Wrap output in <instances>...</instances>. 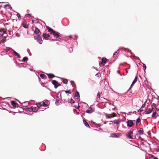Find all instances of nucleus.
<instances>
[{
  "label": "nucleus",
  "mask_w": 159,
  "mask_h": 159,
  "mask_svg": "<svg viewBox=\"0 0 159 159\" xmlns=\"http://www.w3.org/2000/svg\"><path fill=\"white\" fill-rule=\"evenodd\" d=\"M46 74L50 79L52 78L55 77L54 75L52 74Z\"/></svg>",
  "instance_id": "15"
},
{
  "label": "nucleus",
  "mask_w": 159,
  "mask_h": 159,
  "mask_svg": "<svg viewBox=\"0 0 159 159\" xmlns=\"http://www.w3.org/2000/svg\"><path fill=\"white\" fill-rule=\"evenodd\" d=\"M40 76L43 79L45 80L47 79V76L44 74H40Z\"/></svg>",
  "instance_id": "17"
},
{
  "label": "nucleus",
  "mask_w": 159,
  "mask_h": 159,
  "mask_svg": "<svg viewBox=\"0 0 159 159\" xmlns=\"http://www.w3.org/2000/svg\"><path fill=\"white\" fill-rule=\"evenodd\" d=\"M94 110H93L91 107H89L88 110L86 111V112L89 113H91L93 112Z\"/></svg>",
  "instance_id": "13"
},
{
  "label": "nucleus",
  "mask_w": 159,
  "mask_h": 159,
  "mask_svg": "<svg viewBox=\"0 0 159 159\" xmlns=\"http://www.w3.org/2000/svg\"><path fill=\"white\" fill-rule=\"evenodd\" d=\"M10 8H11V9H12V7H10Z\"/></svg>",
  "instance_id": "46"
},
{
  "label": "nucleus",
  "mask_w": 159,
  "mask_h": 159,
  "mask_svg": "<svg viewBox=\"0 0 159 159\" xmlns=\"http://www.w3.org/2000/svg\"><path fill=\"white\" fill-rule=\"evenodd\" d=\"M133 130H129V131L126 134V136L127 138H129L130 139H132V137L131 136V135L133 134Z\"/></svg>",
  "instance_id": "5"
},
{
  "label": "nucleus",
  "mask_w": 159,
  "mask_h": 159,
  "mask_svg": "<svg viewBox=\"0 0 159 159\" xmlns=\"http://www.w3.org/2000/svg\"><path fill=\"white\" fill-rule=\"evenodd\" d=\"M116 114L115 113H113L111 114H109V116L111 117V118L112 117H114L116 116Z\"/></svg>",
  "instance_id": "21"
},
{
  "label": "nucleus",
  "mask_w": 159,
  "mask_h": 159,
  "mask_svg": "<svg viewBox=\"0 0 159 159\" xmlns=\"http://www.w3.org/2000/svg\"><path fill=\"white\" fill-rule=\"evenodd\" d=\"M11 105L14 108H16V107H18V104L15 101H11Z\"/></svg>",
  "instance_id": "11"
},
{
  "label": "nucleus",
  "mask_w": 159,
  "mask_h": 159,
  "mask_svg": "<svg viewBox=\"0 0 159 159\" xmlns=\"http://www.w3.org/2000/svg\"><path fill=\"white\" fill-rule=\"evenodd\" d=\"M149 106H148L147 108V109L145 111L146 114H149L152 112V110H151V108H149Z\"/></svg>",
  "instance_id": "9"
},
{
  "label": "nucleus",
  "mask_w": 159,
  "mask_h": 159,
  "mask_svg": "<svg viewBox=\"0 0 159 159\" xmlns=\"http://www.w3.org/2000/svg\"><path fill=\"white\" fill-rule=\"evenodd\" d=\"M111 135L112 137H118L121 136V134L120 133H116L112 134Z\"/></svg>",
  "instance_id": "7"
},
{
  "label": "nucleus",
  "mask_w": 159,
  "mask_h": 159,
  "mask_svg": "<svg viewBox=\"0 0 159 159\" xmlns=\"http://www.w3.org/2000/svg\"><path fill=\"white\" fill-rule=\"evenodd\" d=\"M140 118H138L136 120V125H137L140 121Z\"/></svg>",
  "instance_id": "28"
},
{
  "label": "nucleus",
  "mask_w": 159,
  "mask_h": 159,
  "mask_svg": "<svg viewBox=\"0 0 159 159\" xmlns=\"http://www.w3.org/2000/svg\"><path fill=\"white\" fill-rule=\"evenodd\" d=\"M7 6L9 7L10 6V5H5V7H7Z\"/></svg>",
  "instance_id": "42"
},
{
  "label": "nucleus",
  "mask_w": 159,
  "mask_h": 159,
  "mask_svg": "<svg viewBox=\"0 0 159 159\" xmlns=\"http://www.w3.org/2000/svg\"><path fill=\"white\" fill-rule=\"evenodd\" d=\"M17 16L18 17L20 16V15L19 14H17Z\"/></svg>",
  "instance_id": "43"
},
{
  "label": "nucleus",
  "mask_w": 159,
  "mask_h": 159,
  "mask_svg": "<svg viewBox=\"0 0 159 159\" xmlns=\"http://www.w3.org/2000/svg\"><path fill=\"white\" fill-rule=\"evenodd\" d=\"M13 52H14V53L15 54V55L18 58H20L21 57H20V55L18 53H17V52H16V51H15L13 50Z\"/></svg>",
  "instance_id": "19"
},
{
  "label": "nucleus",
  "mask_w": 159,
  "mask_h": 159,
  "mask_svg": "<svg viewBox=\"0 0 159 159\" xmlns=\"http://www.w3.org/2000/svg\"><path fill=\"white\" fill-rule=\"evenodd\" d=\"M100 95H101L100 93L99 92H98L97 94V99H98V98H100Z\"/></svg>",
  "instance_id": "33"
},
{
  "label": "nucleus",
  "mask_w": 159,
  "mask_h": 159,
  "mask_svg": "<svg viewBox=\"0 0 159 159\" xmlns=\"http://www.w3.org/2000/svg\"><path fill=\"white\" fill-rule=\"evenodd\" d=\"M143 67L144 70H145V69L146 68V65L145 64H143Z\"/></svg>",
  "instance_id": "36"
},
{
  "label": "nucleus",
  "mask_w": 159,
  "mask_h": 159,
  "mask_svg": "<svg viewBox=\"0 0 159 159\" xmlns=\"http://www.w3.org/2000/svg\"><path fill=\"white\" fill-rule=\"evenodd\" d=\"M43 37L45 39H47L49 37H50V35L48 34H43Z\"/></svg>",
  "instance_id": "14"
},
{
  "label": "nucleus",
  "mask_w": 159,
  "mask_h": 159,
  "mask_svg": "<svg viewBox=\"0 0 159 159\" xmlns=\"http://www.w3.org/2000/svg\"><path fill=\"white\" fill-rule=\"evenodd\" d=\"M145 102L142 105V107H143V108L144 107H145Z\"/></svg>",
  "instance_id": "41"
},
{
  "label": "nucleus",
  "mask_w": 159,
  "mask_h": 159,
  "mask_svg": "<svg viewBox=\"0 0 159 159\" xmlns=\"http://www.w3.org/2000/svg\"><path fill=\"white\" fill-rule=\"evenodd\" d=\"M46 28L49 32H50V34H53L55 37L56 38L59 37L60 36L58 34V33L54 30H53L51 28L48 26H47Z\"/></svg>",
  "instance_id": "2"
},
{
  "label": "nucleus",
  "mask_w": 159,
  "mask_h": 159,
  "mask_svg": "<svg viewBox=\"0 0 159 159\" xmlns=\"http://www.w3.org/2000/svg\"><path fill=\"white\" fill-rule=\"evenodd\" d=\"M73 83H74V81H71V84H72Z\"/></svg>",
  "instance_id": "45"
},
{
  "label": "nucleus",
  "mask_w": 159,
  "mask_h": 159,
  "mask_svg": "<svg viewBox=\"0 0 159 159\" xmlns=\"http://www.w3.org/2000/svg\"><path fill=\"white\" fill-rule=\"evenodd\" d=\"M28 58L27 57H24L22 59V61L23 62H25L28 61Z\"/></svg>",
  "instance_id": "25"
},
{
  "label": "nucleus",
  "mask_w": 159,
  "mask_h": 159,
  "mask_svg": "<svg viewBox=\"0 0 159 159\" xmlns=\"http://www.w3.org/2000/svg\"><path fill=\"white\" fill-rule=\"evenodd\" d=\"M39 37V35H37L34 36V39H38V38Z\"/></svg>",
  "instance_id": "37"
},
{
  "label": "nucleus",
  "mask_w": 159,
  "mask_h": 159,
  "mask_svg": "<svg viewBox=\"0 0 159 159\" xmlns=\"http://www.w3.org/2000/svg\"><path fill=\"white\" fill-rule=\"evenodd\" d=\"M120 122V121L119 120H115L114 121V123L116 124H119Z\"/></svg>",
  "instance_id": "24"
},
{
  "label": "nucleus",
  "mask_w": 159,
  "mask_h": 159,
  "mask_svg": "<svg viewBox=\"0 0 159 159\" xmlns=\"http://www.w3.org/2000/svg\"><path fill=\"white\" fill-rule=\"evenodd\" d=\"M42 27V25L40 23H37V26H36L33 27V30H34V33L35 34H38L39 33H40L39 30L38 28V27L40 28Z\"/></svg>",
  "instance_id": "3"
},
{
  "label": "nucleus",
  "mask_w": 159,
  "mask_h": 159,
  "mask_svg": "<svg viewBox=\"0 0 159 159\" xmlns=\"http://www.w3.org/2000/svg\"><path fill=\"white\" fill-rule=\"evenodd\" d=\"M154 107L155 108H157V107H156V104L155 103H153L151 106V107Z\"/></svg>",
  "instance_id": "32"
},
{
  "label": "nucleus",
  "mask_w": 159,
  "mask_h": 159,
  "mask_svg": "<svg viewBox=\"0 0 159 159\" xmlns=\"http://www.w3.org/2000/svg\"><path fill=\"white\" fill-rule=\"evenodd\" d=\"M39 110V108L37 107H31L29 109V111H32L33 112H36Z\"/></svg>",
  "instance_id": "8"
},
{
  "label": "nucleus",
  "mask_w": 159,
  "mask_h": 159,
  "mask_svg": "<svg viewBox=\"0 0 159 159\" xmlns=\"http://www.w3.org/2000/svg\"><path fill=\"white\" fill-rule=\"evenodd\" d=\"M150 157L152 159H158L157 157H155L152 155H150Z\"/></svg>",
  "instance_id": "27"
},
{
  "label": "nucleus",
  "mask_w": 159,
  "mask_h": 159,
  "mask_svg": "<svg viewBox=\"0 0 159 159\" xmlns=\"http://www.w3.org/2000/svg\"><path fill=\"white\" fill-rule=\"evenodd\" d=\"M137 77L136 76L134 79V80H133V82L132 83V84L131 85L130 87L129 88V89L131 88L132 86L137 81Z\"/></svg>",
  "instance_id": "12"
},
{
  "label": "nucleus",
  "mask_w": 159,
  "mask_h": 159,
  "mask_svg": "<svg viewBox=\"0 0 159 159\" xmlns=\"http://www.w3.org/2000/svg\"><path fill=\"white\" fill-rule=\"evenodd\" d=\"M62 82L64 84H67L68 82V80L66 79H63Z\"/></svg>",
  "instance_id": "26"
},
{
  "label": "nucleus",
  "mask_w": 159,
  "mask_h": 159,
  "mask_svg": "<svg viewBox=\"0 0 159 159\" xmlns=\"http://www.w3.org/2000/svg\"><path fill=\"white\" fill-rule=\"evenodd\" d=\"M157 114V112L156 111H155L153 112V114L152 115V117L154 119H155L156 118V115Z\"/></svg>",
  "instance_id": "22"
},
{
  "label": "nucleus",
  "mask_w": 159,
  "mask_h": 159,
  "mask_svg": "<svg viewBox=\"0 0 159 159\" xmlns=\"http://www.w3.org/2000/svg\"><path fill=\"white\" fill-rule=\"evenodd\" d=\"M22 25L25 28H27L28 27V25L26 23H22Z\"/></svg>",
  "instance_id": "20"
},
{
  "label": "nucleus",
  "mask_w": 159,
  "mask_h": 159,
  "mask_svg": "<svg viewBox=\"0 0 159 159\" xmlns=\"http://www.w3.org/2000/svg\"><path fill=\"white\" fill-rule=\"evenodd\" d=\"M151 110H152V111H154V108L153 107H151Z\"/></svg>",
  "instance_id": "40"
},
{
  "label": "nucleus",
  "mask_w": 159,
  "mask_h": 159,
  "mask_svg": "<svg viewBox=\"0 0 159 159\" xmlns=\"http://www.w3.org/2000/svg\"><path fill=\"white\" fill-rule=\"evenodd\" d=\"M52 83L53 85H54V88L55 89H57L58 86H59L61 85L60 84L58 83L55 80H52Z\"/></svg>",
  "instance_id": "6"
},
{
  "label": "nucleus",
  "mask_w": 159,
  "mask_h": 159,
  "mask_svg": "<svg viewBox=\"0 0 159 159\" xmlns=\"http://www.w3.org/2000/svg\"><path fill=\"white\" fill-rule=\"evenodd\" d=\"M69 37H70V38L71 37V36H69Z\"/></svg>",
  "instance_id": "47"
},
{
  "label": "nucleus",
  "mask_w": 159,
  "mask_h": 159,
  "mask_svg": "<svg viewBox=\"0 0 159 159\" xmlns=\"http://www.w3.org/2000/svg\"><path fill=\"white\" fill-rule=\"evenodd\" d=\"M70 102L71 104L74 103H75V101L72 99H71Z\"/></svg>",
  "instance_id": "34"
},
{
  "label": "nucleus",
  "mask_w": 159,
  "mask_h": 159,
  "mask_svg": "<svg viewBox=\"0 0 159 159\" xmlns=\"http://www.w3.org/2000/svg\"><path fill=\"white\" fill-rule=\"evenodd\" d=\"M83 122L84 124L85 125V126L89 128H90V127L89 126L88 123L87 122V121L85 120H83Z\"/></svg>",
  "instance_id": "16"
},
{
  "label": "nucleus",
  "mask_w": 159,
  "mask_h": 159,
  "mask_svg": "<svg viewBox=\"0 0 159 159\" xmlns=\"http://www.w3.org/2000/svg\"><path fill=\"white\" fill-rule=\"evenodd\" d=\"M7 36V34L3 30L0 29V39H1V41L3 42L6 40V38Z\"/></svg>",
  "instance_id": "1"
},
{
  "label": "nucleus",
  "mask_w": 159,
  "mask_h": 159,
  "mask_svg": "<svg viewBox=\"0 0 159 159\" xmlns=\"http://www.w3.org/2000/svg\"><path fill=\"white\" fill-rule=\"evenodd\" d=\"M38 41L39 42L40 44H41L42 42L41 38L39 37L38 39Z\"/></svg>",
  "instance_id": "30"
},
{
  "label": "nucleus",
  "mask_w": 159,
  "mask_h": 159,
  "mask_svg": "<svg viewBox=\"0 0 159 159\" xmlns=\"http://www.w3.org/2000/svg\"><path fill=\"white\" fill-rule=\"evenodd\" d=\"M140 109H140L139 110H138V111L139 112H140V111H141L140 110Z\"/></svg>",
  "instance_id": "44"
},
{
  "label": "nucleus",
  "mask_w": 159,
  "mask_h": 159,
  "mask_svg": "<svg viewBox=\"0 0 159 159\" xmlns=\"http://www.w3.org/2000/svg\"><path fill=\"white\" fill-rule=\"evenodd\" d=\"M107 59L106 58L103 57V58L102 60L101 61L99 62V64L101 66V65H102V66H104L105 64L106 63V61Z\"/></svg>",
  "instance_id": "4"
},
{
  "label": "nucleus",
  "mask_w": 159,
  "mask_h": 159,
  "mask_svg": "<svg viewBox=\"0 0 159 159\" xmlns=\"http://www.w3.org/2000/svg\"><path fill=\"white\" fill-rule=\"evenodd\" d=\"M106 116L107 118H110L111 117H110V116H109V114H106Z\"/></svg>",
  "instance_id": "35"
},
{
  "label": "nucleus",
  "mask_w": 159,
  "mask_h": 159,
  "mask_svg": "<svg viewBox=\"0 0 159 159\" xmlns=\"http://www.w3.org/2000/svg\"><path fill=\"white\" fill-rule=\"evenodd\" d=\"M65 92L66 93H69L70 94L71 93L70 90L65 91Z\"/></svg>",
  "instance_id": "39"
},
{
  "label": "nucleus",
  "mask_w": 159,
  "mask_h": 159,
  "mask_svg": "<svg viewBox=\"0 0 159 159\" xmlns=\"http://www.w3.org/2000/svg\"><path fill=\"white\" fill-rule=\"evenodd\" d=\"M139 134L142 135L143 134V130L142 128H140V129L138 131Z\"/></svg>",
  "instance_id": "18"
},
{
  "label": "nucleus",
  "mask_w": 159,
  "mask_h": 159,
  "mask_svg": "<svg viewBox=\"0 0 159 159\" xmlns=\"http://www.w3.org/2000/svg\"><path fill=\"white\" fill-rule=\"evenodd\" d=\"M42 106V105L40 103H38L37 104V107H38V108H39V109Z\"/></svg>",
  "instance_id": "29"
},
{
  "label": "nucleus",
  "mask_w": 159,
  "mask_h": 159,
  "mask_svg": "<svg viewBox=\"0 0 159 159\" xmlns=\"http://www.w3.org/2000/svg\"><path fill=\"white\" fill-rule=\"evenodd\" d=\"M42 105L43 106V107H47L48 106V105L46 104L45 103V102H43V104Z\"/></svg>",
  "instance_id": "31"
},
{
  "label": "nucleus",
  "mask_w": 159,
  "mask_h": 159,
  "mask_svg": "<svg viewBox=\"0 0 159 159\" xmlns=\"http://www.w3.org/2000/svg\"><path fill=\"white\" fill-rule=\"evenodd\" d=\"M59 100L57 99L55 102L56 104H57V105H58V104L59 103Z\"/></svg>",
  "instance_id": "38"
},
{
  "label": "nucleus",
  "mask_w": 159,
  "mask_h": 159,
  "mask_svg": "<svg viewBox=\"0 0 159 159\" xmlns=\"http://www.w3.org/2000/svg\"><path fill=\"white\" fill-rule=\"evenodd\" d=\"M75 97H78L80 96L79 93L78 91H76V92H75Z\"/></svg>",
  "instance_id": "23"
},
{
  "label": "nucleus",
  "mask_w": 159,
  "mask_h": 159,
  "mask_svg": "<svg viewBox=\"0 0 159 159\" xmlns=\"http://www.w3.org/2000/svg\"><path fill=\"white\" fill-rule=\"evenodd\" d=\"M134 125L133 121L131 120H129L127 121V125L128 127H130Z\"/></svg>",
  "instance_id": "10"
}]
</instances>
